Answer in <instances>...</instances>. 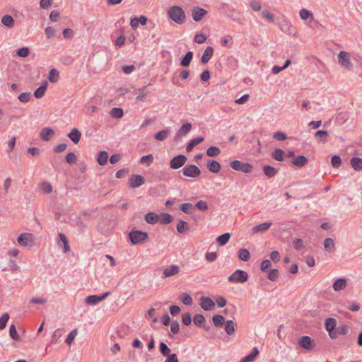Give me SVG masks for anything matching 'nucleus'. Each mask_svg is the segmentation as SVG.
Listing matches in <instances>:
<instances>
[{
  "mask_svg": "<svg viewBox=\"0 0 362 362\" xmlns=\"http://www.w3.org/2000/svg\"><path fill=\"white\" fill-rule=\"evenodd\" d=\"M168 18L178 25L183 24L187 19L184 10L179 6H172L167 11Z\"/></svg>",
  "mask_w": 362,
  "mask_h": 362,
  "instance_id": "f257e3e1",
  "label": "nucleus"
},
{
  "mask_svg": "<svg viewBox=\"0 0 362 362\" xmlns=\"http://www.w3.org/2000/svg\"><path fill=\"white\" fill-rule=\"evenodd\" d=\"M35 235L31 233H22L16 239L18 245L28 248H31L35 245Z\"/></svg>",
  "mask_w": 362,
  "mask_h": 362,
  "instance_id": "f03ea898",
  "label": "nucleus"
},
{
  "mask_svg": "<svg viewBox=\"0 0 362 362\" xmlns=\"http://www.w3.org/2000/svg\"><path fill=\"white\" fill-rule=\"evenodd\" d=\"M129 238L132 245H137L145 242L148 238V235L146 232L132 230L129 233Z\"/></svg>",
  "mask_w": 362,
  "mask_h": 362,
  "instance_id": "7ed1b4c3",
  "label": "nucleus"
},
{
  "mask_svg": "<svg viewBox=\"0 0 362 362\" xmlns=\"http://www.w3.org/2000/svg\"><path fill=\"white\" fill-rule=\"evenodd\" d=\"M247 279L248 274L246 272L238 269L228 278V280L233 283L243 284Z\"/></svg>",
  "mask_w": 362,
  "mask_h": 362,
  "instance_id": "20e7f679",
  "label": "nucleus"
},
{
  "mask_svg": "<svg viewBox=\"0 0 362 362\" xmlns=\"http://www.w3.org/2000/svg\"><path fill=\"white\" fill-rule=\"evenodd\" d=\"M182 174L188 177L197 179L201 175V170L195 165H185L182 170Z\"/></svg>",
  "mask_w": 362,
  "mask_h": 362,
  "instance_id": "39448f33",
  "label": "nucleus"
},
{
  "mask_svg": "<svg viewBox=\"0 0 362 362\" xmlns=\"http://www.w3.org/2000/svg\"><path fill=\"white\" fill-rule=\"evenodd\" d=\"M230 166L233 170L245 173H250L252 170V165L248 163H243L238 160L231 162Z\"/></svg>",
  "mask_w": 362,
  "mask_h": 362,
  "instance_id": "423d86ee",
  "label": "nucleus"
},
{
  "mask_svg": "<svg viewBox=\"0 0 362 362\" xmlns=\"http://www.w3.org/2000/svg\"><path fill=\"white\" fill-rule=\"evenodd\" d=\"M339 64L346 69L351 70L353 68V64L350 59L349 54L345 51H341L338 54Z\"/></svg>",
  "mask_w": 362,
  "mask_h": 362,
  "instance_id": "0eeeda50",
  "label": "nucleus"
},
{
  "mask_svg": "<svg viewBox=\"0 0 362 362\" xmlns=\"http://www.w3.org/2000/svg\"><path fill=\"white\" fill-rule=\"evenodd\" d=\"M110 292H105L101 296L90 295L86 298L85 302L88 305H95L102 300H105L110 296Z\"/></svg>",
  "mask_w": 362,
  "mask_h": 362,
  "instance_id": "6e6552de",
  "label": "nucleus"
},
{
  "mask_svg": "<svg viewBox=\"0 0 362 362\" xmlns=\"http://www.w3.org/2000/svg\"><path fill=\"white\" fill-rule=\"evenodd\" d=\"M187 160V158L185 155H178L170 160V168L174 170L179 169L185 165Z\"/></svg>",
  "mask_w": 362,
  "mask_h": 362,
  "instance_id": "1a4fd4ad",
  "label": "nucleus"
},
{
  "mask_svg": "<svg viewBox=\"0 0 362 362\" xmlns=\"http://www.w3.org/2000/svg\"><path fill=\"white\" fill-rule=\"evenodd\" d=\"M199 305L204 310H211L215 308V302L207 296H201L199 298Z\"/></svg>",
  "mask_w": 362,
  "mask_h": 362,
  "instance_id": "9d476101",
  "label": "nucleus"
},
{
  "mask_svg": "<svg viewBox=\"0 0 362 362\" xmlns=\"http://www.w3.org/2000/svg\"><path fill=\"white\" fill-rule=\"evenodd\" d=\"M57 243L59 247L62 248L64 253H67L70 251L69 240L64 233H59Z\"/></svg>",
  "mask_w": 362,
  "mask_h": 362,
  "instance_id": "9b49d317",
  "label": "nucleus"
},
{
  "mask_svg": "<svg viewBox=\"0 0 362 362\" xmlns=\"http://www.w3.org/2000/svg\"><path fill=\"white\" fill-rule=\"evenodd\" d=\"M299 345L304 349L312 350L315 347L314 341L308 336H303L298 339Z\"/></svg>",
  "mask_w": 362,
  "mask_h": 362,
  "instance_id": "f8f14e48",
  "label": "nucleus"
},
{
  "mask_svg": "<svg viewBox=\"0 0 362 362\" xmlns=\"http://www.w3.org/2000/svg\"><path fill=\"white\" fill-rule=\"evenodd\" d=\"M145 182L144 177H142L140 175H133L130 177L129 180V187L132 188H136L142 185H144Z\"/></svg>",
  "mask_w": 362,
  "mask_h": 362,
  "instance_id": "ddd939ff",
  "label": "nucleus"
},
{
  "mask_svg": "<svg viewBox=\"0 0 362 362\" xmlns=\"http://www.w3.org/2000/svg\"><path fill=\"white\" fill-rule=\"evenodd\" d=\"M272 221H267L264 222L260 224H258L255 226H254L251 231L253 234H259V233H264L267 230L269 229V228L272 226Z\"/></svg>",
  "mask_w": 362,
  "mask_h": 362,
  "instance_id": "4468645a",
  "label": "nucleus"
},
{
  "mask_svg": "<svg viewBox=\"0 0 362 362\" xmlns=\"http://www.w3.org/2000/svg\"><path fill=\"white\" fill-rule=\"evenodd\" d=\"M55 134V131L50 127L42 128L40 132V137L44 141H49Z\"/></svg>",
  "mask_w": 362,
  "mask_h": 362,
  "instance_id": "2eb2a0df",
  "label": "nucleus"
},
{
  "mask_svg": "<svg viewBox=\"0 0 362 362\" xmlns=\"http://www.w3.org/2000/svg\"><path fill=\"white\" fill-rule=\"evenodd\" d=\"M206 14V11L200 7H195L192 11V16L194 21H200Z\"/></svg>",
  "mask_w": 362,
  "mask_h": 362,
  "instance_id": "dca6fc26",
  "label": "nucleus"
},
{
  "mask_svg": "<svg viewBox=\"0 0 362 362\" xmlns=\"http://www.w3.org/2000/svg\"><path fill=\"white\" fill-rule=\"evenodd\" d=\"M180 272V267L177 265H171L163 269V274L165 277H170L176 275Z\"/></svg>",
  "mask_w": 362,
  "mask_h": 362,
  "instance_id": "f3484780",
  "label": "nucleus"
},
{
  "mask_svg": "<svg viewBox=\"0 0 362 362\" xmlns=\"http://www.w3.org/2000/svg\"><path fill=\"white\" fill-rule=\"evenodd\" d=\"M347 286V281L344 278L337 279L333 284L332 288L334 291L344 290Z\"/></svg>",
  "mask_w": 362,
  "mask_h": 362,
  "instance_id": "a211bd4d",
  "label": "nucleus"
},
{
  "mask_svg": "<svg viewBox=\"0 0 362 362\" xmlns=\"http://www.w3.org/2000/svg\"><path fill=\"white\" fill-rule=\"evenodd\" d=\"M47 86L48 82L47 81H44L41 83V86L35 90L34 96L37 99L42 98L45 95Z\"/></svg>",
  "mask_w": 362,
  "mask_h": 362,
  "instance_id": "6ab92c4d",
  "label": "nucleus"
},
{
  "mask_svg": "<svg viewBox=\"0 0 362 362\" xmlns=\"http://www.w3.org/2000/svg\"><path fill=\"white\" fill-rule=\"evenodd\" d=\"M192 129L191 123L184 124L177 132L175 139L185 136Z\"/></svg>",
  "mask_w": 362,
  "mask_h": 362,
  "instance_id": "aec40b11",
  "label": "nucleus"
},
{
  "mask_svg": "<svg viewBox=\"0 0 362 362\" xmlns=\"http://www.w3.org/2000/svg\"><path fill=\"white\" fill-rule=\"evenodd\" d=\"M68 136L74 144H76L79 142L81 139V134L78 129L74 128L69 132Z\"/></svg>",
  "mask_w": 362,
  "mask_h": 362,
  "instance_id": "412c9836",
  "label": "nucleus"
},
{
  "mask_svg": "<svg viewBox=\"0 0 362 362\" xmlns=\"http://www.w3.org/2000/svg\"><path fill=\"white\" fill-rule=\"evenodd\" d=\"M206 167L208 168L209 170L212 173H218L221 169L220 164L217 161L214 160H208L206 163Z\"/></svg>",
  "mask_w": 362,
  "mask_h": 362,
  "instance_id": "4be33fe9",
  "label": "nucleus"
},
{
  "mask_svg": "<svg viewBox=\"0 0 362 362\" xmlns=\"http://www.w3.org/2000/svg\"><path fill=\"white\" fill-rule=\"evenodd\" d=\"M259 354V351L257 349V348L256 347H254L252 349V352L248 354L247 356L243 357L240 362H252L255 361V358L257 357V356Z\"/></svg>",
  "mask_w": 362,
  "mask_h": 362,
  "instance_id": "5701e85b",
  "label": "nucleus"
},
{
  "mask_svg": "<svg viewBox=\"0 0 362 362\" xmlns=\"http://www.w3.org/2000/svg\"><path fill=\"white\" fill-rule=\"evenodd\" d=\"M1 23L9 28H11L14 26V19L10 15H4L1 18Z\"/></svg>",
  "mask_w": 362,
  "mask_h": 362,
  "instance_id": "b1692460",
  "label": "nucleus"
},
{
  "mask_svg": "<svg viewBox=\"0 0 362 362\" xmlns=\"http://www.w3.org/2000/svg\"><path fill=\"white\" fill-rule=\"evenodd\" d=\"M214 49L211 47H207L202 57V62L204 64L207 63L213 55Z\"/></svg>",
  "mask_w": 362,
  "mask_h": 362,
  "instance_id": "393cba45",
  "label": "nucleus"
},
{
  "mask_svg": "<svg viewBox=\"0 0 362 362\" xmlns=\"http://www.w3.org/2000/svg\"><path fill=\"white\" fill-rule=\"evenodd\" d=\"M350 163L355 170H362V158L358 157H354L351 159Z\"/></svg>",
  "mask_w": 362,
  "mask_h": 362,
  "instance_id": "a878e982",
  "label": "nucleus"
},
{
  "mask_svg": "<svg viewBox=\"0 0 362 362\" xmlns=\"http://www.w3.org/2000/svg\"><path fill=\"white\" fill-rule=\"evenodd\" d=\"M325 326L326 330L329 333H331V331H333V329H334L335 327H336L335 319H334L332 317L327 318L325 322Z\"/></svg>",
  "mask_w": 362,
  "mask_h": 362,
  "instance_id": "bb28decb",
  "label": "nucleus"
},
{
  "mask_svg": "<svg viewBox=\"0 0 362 362\" xmlns=\"http://www.w3.org/2000/svg\"><path fill=\"white\" fill-rule=\"evenodd\" d=\"M176 228L180 233H185L189 230V226L187 222L180 220L177 222Z\"/></svg>",
  "mask_w": 362,
  "mask_h": 362,
  "instance_id": "cd10ccee",
  "label": "nucleus"
},
{
  "mask_svg": "<svg viewBox=\"0 0 362 362\" xmlns=\"http://www.w3.org/2000/svg\"><path fill=\"white\" fill-rule=\"evenodd\" d=\"M307 162L308 159L304 156H298L292 160V163L298 167L304 166L307 163Z\"/></svg>",
  "mask_w": 362,
  "mask_h": 362,
  "instance_id": "c85d7f7f",
  "label": "nucleus"
},
{
  "mask_svg": "<svg viewBox=\"0 0 362 362\" xmlns=\"http://www.w3.org/2000/svg\"><path fill=\"white\" fill-rule=\"evenodd\" d=\"M158 215L154 212H149L145 216V220L148 223L155 224L158 222Z\"/></svg>",
  "mask_w": 362,
  "mask_h": 362,
  "instance_id": "c756f323",
  "label": "nucleus"
},
{
  "mask_svg": "<svg viewBox=\"0 0 362 362\" xmlns=\"http://www.w3.org/2000/svg\"><path fill=\"white\" fill-rule=\"evenodd\" d=\"M263 171L269 178L274 177L277 173V170L270 165H264Z\"/></svg>",
  "mask_w": 362,
  "mask_h": 362,
  "instance_id": "7c9ffc66",
  "label": "nucleus"
},
{
  "mask_svg": "<svg viewBox=\"0 0 362 362\" xmlns=\"http://www.w3.org/2000/svg\"><path fill=\"white\" fill-rule=\"evenodd\" d=\"M328 133L325 130H318L315 133V137L317 140L324 143L327 141Z\"/></svg>",
  "mask_w": 362,
  "mask_h": 362,
  "instance_id": "2f4dec72",
  "label": "nucleus"
},
{
  "mask_svg": "<svg viewBox=\"0 0 362 362\" xmlns=\"http://www.w3.org/2000/svg\"><path fill=\"white\" fill-rule=\"evenodd\" d=\"M107 159L108 153L106 151H102L99 152L97 160L100 165H105L107 162Z\"/></svg>",
  "mask_w": 362,
  "mask_h": 362,
  "instance_id": "473e14b6",
  "label": "nucleus"
},
{
  "mask_svg": "<svg viewBox=\"0 0 362 362\" xmlns=\"http://www.w3.org/2000/svg\"><path fill=\"white\" fill-rule=\"evenodd\" d=\"M158 222H160L162 224H168L172 222L173 221V216L167 213H162L160 215H158Z\"/></svg>",
  "mask_w": 362,
  "mask_h": 362,
  "instance_id": "72a5a7b5",
  "label": "nucleus"
},
{
  "mask_svg": "<svg viewBox=\"0 0 362 362\" xmlns=\"http://www.w3.org/2000/svg\"><path fill=\"white\" fill-rule=\"evenodd\" d=\"M324 247L326 251L331 252L334 250V241L332 238H327L324 241Z\"/></svg>",
  "mask_w": 362,
  "mask_h": 362,
  "instance_id": "f704fd0d",
  "label": "nucleus"
},
{
  "mask_svg": "<svg viewBox=\"0 0 362 362\" xmlns=\"http://www.w3.org/2000/svg\"><path fill=\"white\" fill-rule=\"evenodd\" d=\"M48 78L51 83H57L59 78V71L56 69H52L49 71Z\"/></svg>",
  "mask_w": 362,
  "mask_h": 362,
  "instance_id": "c9c22d12",
  "label": "nucleus"
},
{
  "mask_svg": "<svg viewBox=\"0 0 362 362\" xmlns=\"http://www.w3.org/2000/svg\"><path fill=\"white\" fill-rule=\"evenodd\" d=\"M39 188L44 194H49L52 191V187L48 182H42L40 183Z\"/></svg>",
  "mask_w": 362,
  "mask_h": 362,
  "instance_id": "e433bc0d",
  "label": "nucleus"
},
{
  "mask_svg": "<svg viewBox=\"0 0 362 362\" xmlns=\"http://www.w3.org/2000/svg\"><path fill=\"white\" fill-rule=\"evenodd\" d=\"M110 115L113 118L120 119L123 117V110L119 107H113L110 110Z\"/></svg>",
  "mask_w": 362,
  "mask_h": 362,
  "instance_id": "4c0bfd02",
  "label": "nucleus"
},
{
  "mask_svg": "<svg viewBox=\"0 0 362 362\" xmlns=\"http://www.w3.org/2000/svg\"><path fill=\"white\" fill-rule=\"evenodd\" d=\"M169 134H170V130L166 129L161 130V131L158 132V133H156L155 134L154 137L156 140L163 141L166 139V138L168 137Z\"/></svg>",
  "mask_w": 362,
  "mask_h": 362,
  "instance_id": "58836bf2",
  "label": "nucleus"
},
{
  "mask_svg": "<svg viewBox=\"0 0 362 362\" xmlns=\"http://www.w3.org/2000/svg\"><path fill=\"white\" fill-rule=\"evenodd\" d=\"M192 57L193 52L192 51L187 52L185 56L181 60V65L185 67L188 66L190 64Z\"/></svg>",
  "mask_w": 362,
  "mask_h": 362,
  "instance_id": "ea45409f",
  "label": "nucleus"
},
{
  "mask_svg": "<svg viewBox=\"0 0 362 362\" xmlns=\"http://www.w3.org/2000/svg\"><path fill=\"white\" fill-rule=\"evenodd\" d=\"M272 157L277 161H283L284 159V151L281 148H276L272 153Z\"/></svg>",
  "mask_w": 362,
  "mask_h": 362,
  "instance_id": "a19ab883",
  "label": "nucleus"
},
{
  "mask_svg": "<svg viewBox=\"0 0 362 362\" xmlns=\"http://www.w3.org/2000/svg\"><path fill=\"white\" fill-rule=\"evenodd\" d=\"M238 257L240 260L246 262L250 259V255L247 250L240 249L238 251Z\"/></svg>",
  "mask_w": 362,
  "mask_h": 362,
  "instance_id": "79ce46f5",
  "label": "nucleus"
},
{
  "mask_svg": "<svg viewBox=\"0 0 362 362\" xmlns=\"http://www.w3.org/2000/svg\"><path fill=\"white\" fill-rule=\"evenodd\" d=\"M204 140V138L202 136L191 140L187 146V151H190L195 146L202 143Z\"/></svg>",
  "mask_w": 362,
  "mask_h": 362,
  "instance_id": "37998d69",
  "label": "nucleus"
},
{
  "mask_svg": "<svg viewBox=\"0 0 362 362\" xmlns=\"http://www.w3.org/2000/svg\"><path fill=\"white\" fill-rule=\"evenodd\" d=\"M153 161V156L152 154H148L146 156H143L140 158V163L141 164L146 165V166H150Z\"/></svg>",
  "mask_w": 362,
  "mask_h": 362,
  "instance_id": "c03bdc74",
  "label": "nucleus"
},
{
  "mask_svg": "<svg viewBox=\"0 0 362 362\" xmlns=\"http://www.w3.org/2000/svg\"><path fill=\"white\" fill-rule=\"evenodd\" d=\"M300 17L303 20H307L308 18H310L311 20H313V14L308 10L305 8H302L299 12Z\"/></svg>",
  "mask_w": 362,
  "mask_h": 362,
  "instance_id": "a18cd8bd",
  "label": "nucleus"
},
{
  "mask_svg": "<svg viewBox=\"0 0 362 362\" xmlns=\"http://www.w3.org/2000/svg\"><path fill=\"white\" fill-rule=\"evenodd\" d=\"M180 300L182 303H184L186 305H191L192 304L193 300L192 298L187 293H182L180 297Z\"/></svg>",
  "mask_w": 362,
  "mask_h": 362,
  "instance_id": "49530a36",
  "label": "nucleus"
},
{
  "mask_svg": "<svg viewBox=\"0 0 362 362\" xmlns=\"http://www.w3.org/2000/svg\"><path fill=\"white\" fill-rule=\"evenodd\" d=\"M180 209L186 214H192L194 206L191 203H184L180 206Z\"/></svg>",
  "mask_w": 362,
  "mask_h": 362,
  "instance_id": "de8ad7c7",
  "label": "nucleus"
},
{
  "mask_svg": "<svg viewBox=\"0 0 362 362\" xmlns=\"http://www.w3.org/2000/svg\"><path fill=\"white\" fill-rule=\"evenodd\" d=\"M220 152V149L216 146H211L206 150V154L210 157L216 156Z\"/></svg>",
  "mask_w": 362,
  "mask_h": 362,
  "instance_id": "09e8293b",
  "label": "nucleus"
},
{
  "mask_svg": "<svg viewBox=\"0 0 362 362\" xmlns=\"http://www.w3.org/2000/svg\"><path fill=\"white\" fill-rule=\"evenodd\" d=\"M212 320L215 326L220 327L223 325L225 319L222 315H216L213 317Z\"/></svg>",
  "mask_w": 362,
  "mask_h": 362,
  "instance_id": "8fccbe9b",
  "label": "nucleus"
},
{
  "mask_svg": "<svg viewBox=\"0 0 362 362\" xmlns=\"http://www.w3.org/2000/svg\"><path fill=\"white\" fill-rule=\"evenodd\" d=\"M305 246V244L304 241L300 238L296 239L293 241V247L297 250L303 249Z\"/></svg>",
  "mask_w": 362,
  "mask_h": 362,
  "instance_id": "3c124183",
  "label": "nucleus"
},
{
  "mask_svg": "<svg viewBox=\"0 0 362 362\" xmlns=\"http://www.w3.org/2000/svg\"><path fill=\"white\" fill-rule=\"evenodd\" d=\"M160 351L164 356H168L170 353V349L164 342L160 343Z\"/></svg>",
  "mask_w": 362,
  "mask_h": 362,
  "instance_id": "603ef678",
  "label": "nucleus"
},
{
  "mask_svg": "<svg viewBox=\"0 0 362 362\" xmlns=\"http://www.w3.org/2000/svg\"><path fill=\"white\" fill-rule=\"evenodd\" d=\"M9 334L11 336V337L15 340V341H20L21 340V338L19 337V335L17 333V330L16 329V327L15 325H12L11 327H10V329H9Z\"/></svg>",
  "mask_w": 362,
  "mask_h": 362,
  "instance_id": "864d4df0",
  "label": "nucleus"
},
{
  "mask_svg": "<svg viewBox=\"0 0 362 362\" xmlns=\"http://www.w3.org/2000/svg\"><path fill=\"white\" fill-rule=\"evenodd\" d=\"M262 18L267 20L268 22L273 23L274 21V16L267 10H264L261 13Z\"/></svg>",
  "mask_w": 362,
  "mask_h": 362,
  "instance_id": "5fc2aeb1",
  "label": "nucleus"
},
{
  "mask_svg": "<svg viewBox=\"0 0 362 362\" xmlns=\"http://www.w3.org/2000/svg\"><path fill=\"white\" fill-rule=\"evenodd\" d=\"M29 54L30 49L26 47L20 48L16 52L17 56L22 58L28 57Z\"/></svg>",
  "mask_w": 362,
  "mask_h": 362,
  "instance_id": "6e6d98bb",
  "label": "nucleus"
},
{
  "mask_svg": "<svg viewBox=\"0 0 362 362\" xmlns=\"http://www.w3.org/2000/svg\"><path fill=\"white\" fill-rule=\"evenodd\" d=\"M205 321L204 315L201 314H197L194 316L193 322L197 326H201Z\"/></svg>",
  "mask_w": 362,
  "mask_h": 362,
  "instance_id": "4d7b16f0",
  "label": "nucleus"
},
{
  "mask_svg": "<svg viewBox=\"0 0 362 362\" xmlns=\"http://www.w3.org/2000/svg\"><path fill=\"white\" fill-rule=\"evenodd\" d=\"M9 319V315L7 313H4L0 317V329H3L6 327L7 321Z\"/></svg>",
  "mask_w": 362,
  "mask_h": 362,
  "instance_id": "13d9d810",
  "label": "nucleus"
},
{
  "mask_svg": "<svg viewBox=\"0 0 362 362\" xmlns=\"http://www.w3.org/2000/svg\"><path fill=\"white\" fill-rule=\"evenodd\" d=\"M149 93L146 91L144 89H140L136 96L137 101H144L148 96Z\"/></svg>",
  "mask_w": 362,
  "mask_h": 362,
  "instance_id": "bf43d9fd",
  "label": "nucleus"
},
{
  "mask_svg": "<svg viewBox=\"0 0 362 362\" xmlns=\"http://www.w3.org/2000/svg\"><path fill=\"white\" fill-rule=\"evenodd\" d=\"M77 330L76 329H73L69 334V335L67 336L66 339V344H68L69 345H71L72 344V342L74 341V340L75 339L76 335H77Z\"/></svg>",
  "mask_w": 362,
  "mask_h": 362,
  "instance_id": "052dcab7",
  "label": "nucleus"
},
{
  "mask_svg": "<svg viewBox=\"0 0 362 362\" xmlns=\"http://www.w3.org/2000/svg\"><path fill=\"white\" fill-rule=\"evenodd\" d=\"M207 36L203 33H198L194 37V42L198 44H202L206 42Z\"/></svg>",
  "mask_w": 362,
  "mask_h": 362,
  "instance_id": "680f3d73",
  "label": "nucleus"
},
{
  "mask_svg": "<svg viewBox=\"0 0 362 362\" xmlns=\"http://www.w3.org/2000/svg\"><path fill=\"white\" fill-rule=\"evenodd\" d=\"M237 325L233 320H228V335H232L235 330Z\"/></svg>",
  "mask_w": 362,
  "mask_h": 362,
  "instance_id": "e2e57ef3",
  "label": "nucleus"
},
{
  "mask_svg": "<svg viewBox=\"0 0 362 362\" xmlns=\"http://www.w3.org/2000/svg\"><path fill=\"white\" fill-rule=\"evenodd\" d=\"M18 99L22 103H27L30 100V93L25 92L21 93L18 95Z\"/></svg>",
  "mask_w": 362,
  "mask_h": 362,
  "instance_id": "0e129e2a",
  "label": "nucleus"
},
{
  "mask_svg": "<svg viewBox=\"0 0 362 362\" xmlns=\"http://www.w3.org/2000/svg\"><path fill=\"white\" fill-rule=\"evenodd\" d=\"M45 33L47 39H50L54 36L56 30L53 27H47Z\"/></svg>",
  "mask_w": 362,
  "mask_h": 362,
  "instance_id": "69168bd1",
  "label": "nucleus"
},
{
  "mask_svg": "<svg viewBox=\"0 0 362 362\" xmlns=\"http://www.w3.org/2000/svg\"><path fill=\"white\" fill-rule=\"evenodd\" d=\"M331 163L334 168H339L341 163V159L338 156H334L332 157Z\"/></svg>",
  "mask_w": 362,
  "mask_h": 362,
  "instance_id": "338daca9",
  "label": "nucleus"
},
{
  "mask_svg": "<svg viewBox=\"0 0 362 362\" xmlns=\"http://www.w3.org/2000/svg\"><path fill=\"white\" fill-rule=\"evenodd\" d=\"M279 276V272L277 269H273L269 271L268 279L272 281H275Z\"/></svg>",
  "mask_w": 362,
  "mask_h": 362,
  "instance_id": "774afa93",
  "label": "nucleus"
}]
</instances>
